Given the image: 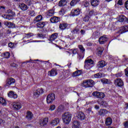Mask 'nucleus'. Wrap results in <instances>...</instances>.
Masks as SVG:
<instances>
[{
	"label": "nucleus",
	"mask_w": 128,
	"mask_h": 128,
	"mask_svg": "<svg viewBox=\"0 0 128 128\" xmlns=\"http://www.w3.org/2000/svg\"><path fill=\"white\" fill-rule=\"evenodd\" d=\"M94 86V81L92 80H84L81 84L80 86L87 88H92Z\"/></svg>",
	"instance_id": "1"
},
{
	"label": "nucleus",
	"mask_w": 128,
	"mask_h": 128,
	"mask_svg": "<svg viewBox=\"0 0 128 128\" xmlns=\"http://www.w3.org/2000/svg\"><path fill=\"white\" fill-rule=\"evenodd\" d=\"M62 119L65 124H68L72 120V114L70 112H65L62 115Z\"/></svg>",
	"instance_id": "2"
},
{
	"label": "nucleus",
	"mask_w": 128,
	"mask_h": 128,
	"mask_svg": "<svg viewBox=\"0 0 128 128\" xmlns=\"http://www.w3.org/2000/svg\"><path fill=\"white\" fill-rule=\"evenodd\" d=\"M94 62L92 59H88L85 60L84 68L86 70H90L92 67V64H94Z\"/></svg>",
	"instance_id": "3"
},
{
	"label": "nucleus",
	"mask_w": 128,
	"mask_h": 128,
	"mask_svg": "<svg viewBox=\"0 0 128 128\" xmlns=\"http://www.w3.org/2000/svg\"><path fill=\"white\" fill-rule=\"evenodd\" d=\"M92 96H94V98H104L106 96V94L102 92H100L98 91H96L92 92Z\"/></svg>",
	"instance_id": "4"
},
{
	"label": "nucleus",
	"mask_w": 128,
	"mask_h": 128,
	"mask_svg": "<svg viewBox=\"0 0 128 128\" xmlns=\"http://www.w3.org/2000/svg\"><path fill=\"white\" fill-rule=\"evenodd\" d=\"M54 100H56V94H49L46 97L47 104H52Z\"/></svg>",
	"instance_id": "5"
},
{
	"label": "nucleus",
	"mask_w": 128,
	"mask_h": 128,
	"mask_svg": "<svg viewBox=\"0 0 128 128\" xmlns=\"http://www.w3.org/2000/svg\"><path fill=\"white\" fill-rule=\"evenodd\" d=\"M78 48L82 54H78V58L79 60H82L84 58V52H86V49H84V46H82V45H79Z\"/></svg>",
	"instance_id": "6"
},
{
	"label": "nucleus",
	"mask_w": 128,
	"mask_h": 128,
	"mask_svg": "<svg viewBox=\"0 0 128 128\" xmlns=\"http://www.w3.org/2000/svg\"><path fill=\"white\" fill-rule=\"evenodd\" d=\"M16 83V80L12 78H7L6 80V86H12Z\"/></svg>",
	"instance_id": "7"
},
{
	"label": "nucleus",
	"mask_w": 128,
	"mask_h": 128,
	"mask_svg": "<svg viewBox=\"0 0 128 128\" xmlns=\"http://www.w3.org/2000/svg\"><path fill=\"white\" fill-rule=\"evenodd\" d=\"M44 94V90L42 88H38L35 92H34V96L35 98H38L40 94Z\"/></svg>",
	"instance_id": "8"
},
{
	"label": "nucleus",
	"mask_w": 128,
	"mask_h": 128,
	"mask_svg": "<svg viewBox=\"0 0 128 128\" xmlns=\"http://www.w3.org/2000/svg\"><path fill=\"white\" fill-rule=\"evenodd\" d=\"M14 110H18L22 108V104L18 102H14L12 104Z\"/></svg>",
	"instance_id": "9"
},
{
	"label": "nucleus",
	"mask_w": 128,
	"mask_h": 128,
	"mask_svg": "<svg viewBox=\"0 0 128 128\" xmlns=\"http://www.w3.org/2000/svg\"><path fill=\"white\" fill-rule=\"evenodd\" d=\"M114 84L117 86H124V82L120 78H116L114 81Z\"/></svg>",
	"instance_id": "10"
},
{
	"label": "nucleus",
	"mask_w": 128,
	"mask_h": 128,
	"mask_svg": "<svg viewBox=\"0 0 128 128\" xmlns=\"http://www.w3.org/2000/svg\"><path fill=\"white\" fill-rule=\"evenodd\" d=\"M108 40V38L104 36H102L99 38L98 42L100 44H104Z\"/></svg>",
	"instance_id": "11"
},
{
	"label": "nucleus",
	"mask_w": 128,
	"mask_h": 128,
	"mask_svg": "<svg viewBox=\"0 0 128 128\" xmlns=\"http://www.w3.org/2000/svg\"><path fill=\"white\" fill-rule=\"evenodd\" d=\"M60 20V17L56 16H54L50 18V22L52 24H56V22H58Z\"/></svg>",
	"instance_id": "12"
},
{
	"label": "nucleus",
	"mask_w": 128,
	"mask_h": 128,
	"mask_svg": "<svg viewBox=\"0 0 128 128\" xmlns=\"http://www.w3.org/2000/svg\"><path fill=\"white\" fill-rule=\"evenodd\" d=\"M58 74V70L56 68H52L51 70L48 72V76H55Z\"/></svg>",
	"instance_id": "13"
},
{
	"label": "nucleus",
	"mask_w": 128,
	"mask_h": 128,
	"mask_svg": "<svg viewBox=\"0 0 128 128\" xmlns=\"http://www.w3.org/2000/svg\"><path fill=\"white\" fill-rule=\"evenodd\" d=\"M128 32V26H124L122 27L121 28L116 32V34H120L126 32Z\"/></svg>",
	"instance_id": "14"
},
{
	"label": "nucleus",
	"mask_w": 128,
	"mask_h": 128,
	"mask_svg": "<svg viewBox=\"0 0 128 128\" xmlns=\"http://www.w3.org/2000/svg\"><path fill=\"white\" fill-rule=\"evenodd\" d=\"M77 118L80 120H84V118H86V115L84 114V113L82 112H78Z\"/></svg>",
	"instance_id": "15"
},
{
	"label": "nucleus",
	"mask_w": 128,
	"mask_h": 128,
	"mask_svg": "<svg viewBox=\"0 0 128 128\" xmlns=\"http://www.w3.org/2000/svg\"><path fill=\"white\" fill-rule=\"evenodd\" d=\"M26 118L28 120H32V118H34V114H32L30 111L28 110L26 112Z\"/></svg>",
	"instance_id": "16"
},
{
	"label": "nucleus",
	"mask_w": 128,
	"mask_h": 128,
	"mask_svg": "<svg viewBox=\"0 0 128 128\" xmlns=\"http://www.w3.org/2000/svg\"><path fill=\"white\" fill-rule=\"evenodd\" d=\"M58 33H54L50 36L48 40L50 42H54V40H56V38H58Z\"/></svg>",
	"instance_id": "17"
},
{
	"label": "nucleus",
	"mask_w": 128,
	"mask_h": 128,
	"mask_svg": "<svg viewBox=\"0 0 128 128\" xmlns=\"http://www.w3.org/2000/svg\"><path fill=\"white\" fill-rule=\"evenodd\" d=\"M108 112V111L106 109H100L98 111V114L101 116H104L106 114H107Z\"/></svg>",
	"instance_id": "18"
},
{
	"label": "nucleus",
	"mask_w": 128,
	"mask_h": 128,
	"mask_svg": "<svg viewBox=\"0 0 128 128\" xmlns=\"http://www.w3.org/2000/svg\"><path fill=\"white\" fill-rule=\"evenodd\" d=\"M80 12V9L72 10L71 11V14L72 15V16H78Z\"/></svg>",
	"instance_id": "19"
},
{
	"label": "nucleus",
	"mask_w": 128,
	"mask_h": 128,
	"mask_svg": "<svg viewBox=\"0 0 128 128\" xmlns=\"http://www.w3.org/2000/svg\"><path fill=\"white\" fill-rule=\"evenodd\" d=\"M42 20V16L38 15L34 19L33 22L34 24H36V22H38Z\"/></svg>",
	"instance_id": "20"
},
{
	"label": "nucleus",
	"mask_w": 128,
	"mask_h": 128,
	"mask_svg": "<svg viewBox=\"0 0 128 128\" xmlns=\"http://www.w3.org/2000/svg\"><path fill=\"white\" fill-rule=\"evenodd\" d=\"M19 8L22 10H28V6L24 4H19Z\"/></svg>",
	"instance_id": "21"
},
{
	"label": "nucleus",
	"mask_w": 128,
	"mask_h": 128,
	"mask_svg": "<svg viewBox=\"0 0 128 128\" xmlns=\"http://www.w3.org/2000/svg\"><path fill=\"white\" fill-rule=\"evenodd\" d=\"M46 22L40 21L36 24V26L37 28H44V26H46Z\"/></svg>",
	"instance_id": "22"
},
{
	"label": "nucleus",
	"mask_w": 128,
	"mask_h": 128,
	"mask_svg": "<svg viewBox=\"0 0 128 128\" xmlns=\"http://www.w3.org/2000/svg\"><path fill=\"white\" fill-rule=\"evenodd\" d=\"M82 74V70H78L73 72L72 76L73 78H76V76H80Z\"/></svg>",
	"instance_id": "23"
},
{
	"label": "nucleus",
	"mask_w": 128,
	"mask_h": 128,
	"mask_svg": "<svg viewBox=\"0 0 128 128\" xmlns=\"http://www.w3.org/2000/svg\"><path fill=\"white\" fill-rule=\"evenodd\" d=\"M72 128H80V122L78 120H74L72 121Z\"/></svg>",
	"instance_id": "24"
},
{
	"label": "nucleus",
	"mask_w": 128,
	"mask_h": 128,
	"mask_svg": "<svg viewBox=\"0 0 128 128\" xmlns=\"http://www.w3.org/2000/svg\"><path fill=\"white\" fill-rule=\"evenodd\" d=\"M66 28H68V24L66 23L60 24L59 25V28L61 30H64L66 29Z\"/></svg>",
	"instance_id": "25"
},
{
	"label": "nucleus",
	"mask_w": 128,
	"mask_h": 128,
	"mask_svg": "<svg viewBox=\"0 0 128 128\" xmlns=\"http://www.w3.org/2000/svg\"><path fill=\"white\" fill-rule=\"evenodd\" d=\"M106 66V62L104 60H101L98 62V68H102Z\"/></svg>",
	"instance_id": "26"
},
{
	"label": "nucleus",
	"mask_w": 128,
	"mask_h": 128,
	"mask_svg": "<svg viewBox=\"0 0 128 128\" xmlns=\"http://www.w3.org/2000/svg\"><path fill=\"white\" fill-rule=\"evenodd\" d=\"M91 5L92 6H98V4H100V0H91Z\"/></svg>",
	"instance_id": "27"
},
{
	"label": "nucleus",
	"mask_w": 128,
	"mask_h": 128,
	"mask_svg": "<svg viewBox=\"0 0 128 128\" xmlns=\"http://www.w3.org/2000/svg\"><path fill=\"white\" fill-rule=\"evenodd\" d=\"M59 123H60V118H56L51 122L50 124H52V126H56Z\"/></svg>",
	"instance_id": "28"
},
{
	"label": "nucleus",
	"mask_w": 128,
	"mask_h": 128,
	"mask_svg": "<svg viewBox=\"0 0 128 128\" xmlns=\"http://www.w3.org/2000/svg\"><path fill=\"white\" fill-rule=\"evenodd\" d=\"M68 4V0H60L58 2L59 6H64Z\"/></svg>",
	"instance_id": "29"
},
{
	"label": "nucleus",
	"mask_w": 128,
	"mask_h": 128,
	"mask_svg": "<svg viewBox=\"0 0 128 128\" xmlns=\"http://www.w3.org/2000/svg\"><path fill=\"white\" fill-rule=\"evenodd\" d=\"M104 49L103 48L98 47L97 48V54L98 56H102V52H104Z\"/></svg>",
	"instance_id": "30"
},
{
	"label": "nucleus",
	"mask_w": 128,
	"mask_h": 128,
	"mask_svg": "<svg viewBox=\"0 0 128 128\" xmlns=\"http://www.w3.org/2000/svg\"><path fill=\"white\" fill-rule=\"evenodd\" d=\"M112 124V120L110 118H106V126H110Z\"/></svg>",
	"instance_id": "31"
},
{
	"label": "nucleus",
	"mask_w": 128,
	"mask_h": 128,
	"mask_svg": "<svg viewBox=\"0 0 128 128\" xmlns=\"http://www.w3.org/2000/svg\"><path fill=\"white\" fill-rule=\"evenodd\" d=\"M0 104L2 106H6V100L2 97H0Z\"/></svg>",
	"instance_id": "32"
},
{
	"label": "nucleus",
	"mask_w": 128,
	"mask_h": 128,
	"mask_svg": "<svg viewBox=\"0 0 128 128\" xmlns=\"http://www.w3.org/2000/svg\"><path fill=\"white\" fill-rule=\"evenodd\" d=\"M80 0H72L70 2V6H74L78 2H80Z\"/></svg>",
	"instance_id": "33"
},
{
	"label": "nucleus",
	"mask_w": 128,
	"mask_h": 128,
	"mask_svg": "<svg viewBox=\"0 0 128 128\" xmlns=\"http://www.w3.org/2000/svg\"><path fill=\"white\" fill-rule=\"evenodd\" d=\"M126 20V18L125 17L124 15H121L119 17V22H124L125 20Z\"/></svg>",
	"instance_id": "34"
},
{
	"label": "nucleus",
	"mask_w": 128,
	"mask_h": 128,
	"mask_svg": "<svg viewBox=\"0 0 128 128\" xmlns=\"http://www.w3.org/2000/svg\"><path fill=\"white\" fill-rule=\"evenodd\" d=\"M71 32H72V34H80V28H78V27H76L73 29V30L71 31Z\"/></svg>",
	"instance_id": "35"
},
{
	"label": "nucleus",
	"mask_w": 128,
	"mask_h": 128,
	"mask_svg": "<svg viewBox=\"0 0 128 128\" xmlns=\"http://www.w3.org/2000/svg\"><path fill=\"white\" fill-rule=\"evenodd\" d=\"M48 118H44L42 122L40 124L41 126H46V124H48Z\"/></svg>",
	"instance_id": "36"
},
{
	"label": "nucleus",
	"mask_w": 128,
	"mask_h": 128,
	"mask_svg": "<svg viewBox=\"0 0 128 128\" xmlns=\"http://www.w3.org/2000/svg\"><path fill=\"white\" fill-rule=\"evenodd\" d=\"M90 17L86 14L85 16L83 18V22H86L90 20Z\"/></svg>",
	"instance_id": "37"
},
{
	"label": "nucleus",
	"mask_w": 128,
	"mask_h": 128,
	"mask_svg": "<svg viewBox=\"0 0 128 128\" xmlns=\"http://www.w3.org/2000/svg\"><path fill=\"white\" fill-rule=\"evenodd\" d=\"M54 14V10H48L47 15L48 16H52Z\"/></svg>",
	"instance_id": "38"
},
{
	"label": "nucleus",
	"mask_w": 128,
	"mask_h": 128,
	"mask_svg": "<svg viewBox=\"0 0 128 128\" xmlns=\"http://www.w3.org/2000/svg\"><path fill=\"white\" fill-rule=\"evenodd\" d=\"M101 82L102 84H110V80L106 78L101 79Z\"/></svg>",
	"instance_id": "39"
},
{
	"label": "nucleus",
	"mask_w": 128,
	"mask_h": 128,
	"mask_svg": "<svg viewBox=\"0 0 128 128\" xmlns=\"http://www.w3.org/2000/svg\"><path fill=\"white\" fill-rule=\"evenodd\" d=\"M25 34V38H32V36H34V34L32 32H29L28 34Z\"/></svg>",
	"instance_id": "40"
},
{
	"label": "nucleus",
	"mask_w": 128,
	"mask_h": 128,
	"mask_svg": "<svg viewBox=\"0 0 128 128\" xmlns=\"http://www.w3.org/2000/svg\"><path fill=\"white\" fill-rule=\"evenodd\" d=\"M94 38H100V32H94Z\"/></svg>",
	"instance_id": "41"
},
{
	"label": "nucleus",
	"mask_w": 128,
	"mask_h": 128,
	"mask_svg": "<svg viewBox=\"0 0 128 128\" xmlns=\"http://www.w3.org/2000/svg\"><path fill=\"white\" fill-rule=\"evenodd\" d=\"M100 106H104V108H106L108 104V102L106 101H102L100 103Z\"/></svg>",
	"instance_id": "42"
},
{
	"label": "nucleus",
	"mask_w": 128,
	"mask_h": 128,
	"mask_svg": "<svg viewBox=\"0 0 128 128\" xmlns=\"http://www.w3.org/2000/svg\"><path fill=\"white\" fill-rule=\"evenodd\" d=\"M66 14V10L64 8H62L59 12L60 16H64Z\"/></svg>",
	"instance_id": "43"
},
{
	"label": "nucleus",
	"mask_w": 128,
	"mask_h": 128,
	"mask_svg": "<svg viewBox=\"0 0 128 128\" xmlns=\"http://www.w3.org/2000/svg\"><path fill=\"white\" fill-rule=\"evenodd\" d=\"M15 15H10V14H7V17L6 20H12L14 18V16Z\"/></svg>",
	"instance_id": "44"
},
{
	"label": "nucleus",
	"mask_w": 128,
	"mask_h": 128,
	"mask_svg": "<svg viewBox=\"0 0 128 128\" xmlns=\"http://www.w3.org/2000/svg\"><path fill=\"white\" fill-rule=\"evenodd\" d=\"M25 4L28 6H31V4H32V0H25Z\"/></svg>",
	"instance_id": "45"
},
{
	"label": "nucleus",
	"mask_w": 128,
	"mask_h": 128,
	"mask_svg": "<svg viewBox=\"0 0 128 128\" xmlns=\"http://www.w3.org/2000/svg\"><path fill=\"white\" fill-rule=\"evenodd\" d=\"M6 13L8 14H11V15L12 16H16V13L10 9L7 10Z\"/></svg>",
	"instance_id": "46"
},
{
	"label": "nucleus",
	"mask_w": 128,
	"mask_h": 128,
	"mask_svg": "<svg viewBox=\"0 0 128 128\" xmlns=\"http://www.w3.org/2000/svg\"><path fill=\"white\" fill-rule=\"evenodd\" d=\"M29 15L30 16H36V12H34V10H30L29 12Z\"/></svg>",
	"instance_id": "47"
},
{
	"label": "nucleus",
	"mask_w": 128,
	"mask_h": 128,
	"mask_svg": "<svg viewBox=\"0 0 128 128\" xmlns=\"http://www.w3.org/2000/svg\"><path fill=\"white\" fill-rule=\"evenodd\" d=\"M10 52H6L4 53V58H10Z\"/></svg>",
	"instance_id": "48"
},
{
	"label": "nucleus",
	"mask_w": 128,
	"mask_h": 128,
	"mask_svg": "<svg viewBox=\"0 0 128 128\" xmlns=\"http://www.w3.org/2000/svg\"><path fill=\"white\" fill-rule=\"evenodd\" d=\"M87 14L90 18L94 14V10H92L89 12V13Z\"/></svg>",
	"instance_id": "49"
},
{
	"label": "nucleus",
	"mask_w": 128,
	"mask_h": 128,
	"mask_svg": "<svg viewBox=\"0 0 128 128\" xmlns=\"http://www.w3.org/2000/svg\"><path fill=\"white\" fill-rule=\"evenodd\" d=\"M8 46L9 48H16V45L12 42L9 43Z\"/></svg>",
	"instance_id": "50"
},
{
	"label": "nucleus",
	"mask_w": 128,
	"mask_h": 128,
	"mask_svg": "<svg viewBox=\"0 0 128 128\" xmlns=\"http://www.w3.org/2000/svg\"><path fill=\"white\" fill-rule=\"evenodd\" d=\"M16 28V24L12 22H10L9 28Z\"/></svg>",
	"instance_id": "51"
},
{
	"label": "nucleus",
	"mask_w": 128,
	"mask_h": 128,
	"mask_svg": "<svg viewBox=\"0 0 128 128\" xmlns=\"http://www.w3.org/2000/svg\"><path fill=\"white\" fill-rule=\"evenodd\" d=\"M38 38H46V34H38Z\"/></svg>",
	"instance_id": "52"
},
{
	"label": "nucleus",
	"mask_w": 128,
	"mask_h": 128,
	"mask_svg": "<svg viewBox=\"0 0 128 128\" xmlns=\"http://www.w3.org/2000/svg\"><path fill=\"white\" fill-rule=\"evenodd\" d=\"M83 6H84L85 8H88L90 6V3L87 1H86L84 2Z\"/></svg>",
	"instance_id": "53"
},
{
	"label": "nucleus",
	"mask_w": 128,
	"mask_h": 128,
	"mask_svg": "<svg viewBox=\"0 0 128 128\" xmlns=\"http://www.w3.org/2000/svg\"><path fill=\"white\" fill-rule=\"evenodd\" d=\"M14 92L12 91H10L9 93H8V96L9 98H12V96H14Z\"/></svg>",
	"instance_id": "54"
},
{
	"label": "nucleus",
	"mask_w": 128,
	"mask_h": 128,
	"mask_svg": "<svg viewBox=\"0 0 128 128\" xmlns=\"http://www.w3.org/2000/svg\"><path fill=\"white\" fill-rule=\"evenodd\" d=\"M94 78H102V76L98 73L94 74Z\"/></svg>",
	"instance_id": "55"
},
{
	"label": "nucleus",
	"mask_w": 128,
	"mask_h": 128,
	"mask_svg": "<svg viewBox=\"0 0 128 128\" xmlns=\"http://www.w3.org/2000/svg\"><path fill=\"white\" fill-rule=\"evenodd\" d=\"M64 110V106L62 105H60L58 107V111L62 112Z\"/></svg>",
	"instance_id": "56"
},
{
	"label": "nucleus",
	"mask_w": 128,
	"mask_h": 128,
	"mask_svg": "<svg viewBox=\"0 0 128 128\" xmlns=\"http://www.w3.org/2000/svg\"><path fill=\"white\" fill-rule=\"evenodd\" d=\"M6 10V7L4 6H0V12H4Z\"/></svg>",
	"instance_id": "57"
},
{
	"label": "nucleus",
	"mask_w": 128,
	"mask_h": 128,
	"mask_svg": "<svg viewBox=\"0 0 128 128\" xmlns=\"http://www.w3.org/2000/svg\"><path fill=\"white\" fill-rule=\"evenodd\" d=\"M115 76H116V78H120L121 76H122V73L118 72V74H115Z\"/></svg>",
	"instance_id": "58"
},
{
	"label": "nucleus",
	"mask_w": 128,
	"mask_h": 128,
	"mask_svg": "<svg viewBox=\"0 0 128 128\" xmlns=\"http://www.w3.org/2000/svg\"><path fill=\"white\" fill-rule=\"evenodd\" d=\"M71 52L73 54H78V49H72Z\"/></svg>",
	"instance_id": "59"
},
{
	"label": "nucleus",
	"mask_w": 128,
	"mask_h": 128,
	"mask_svg": "<svg viewBox=\"0 0 128 128\" xmlns=\"http://www.w3.org/2000/svg\"><path fill=\"white\" fill-rule=\"evenodd\" d=\"M56 109V106L54 105H52L51 106H50V110H54Z\"/></svg>",
	"instance_id": "60"
},
{
	"label": "nucleus",
	"mask_w": 128,
	"mask_h": 128,
	"mask_svg": "<svg viewBox=\"0 0 128 128\" xmlns=\"http://www.w3.org/2000/svg\"><path fill=\"white\" fill-rule=\"evenodd\" d=\"M124 128H128V121L124 122L123 123Z\"/></svg>",
	"instance_id": "61"
},
{
	"label": "nucleus",
	"mask_w": 128,
	"mask_h": 128,
	"mask_svg": "<svg viewBox=\"0 0 128 128\" xmlns=\"http://www.w3.org/2000/svg\"><path fill=\"white\" fill-rule=\"evenodd\" d=\"M10 22H4V26H8V28H10Z\"/></svg>",
	"instance_id": "62"
},
{
	"label": "nucleus",
	"mask_w": 128,
	"mask_h": 128,
	"mask_svg": "<svg viewBox=\"0 0 128 128\" xmlns=\"http://www.w3.org/2000/svg\"><path fill=\"white\" fill-rule=\"evenodd\" d=\"M80 32L82 36H84L86 34V30H81Z\"/></svg>",
	"instance_id": "63"
},
{
	"label": "nucleus",
	"mask_w": 128,
	"mask_h": 128,
	"mask_svg": "<svg viewBox=\"0 0 128 128\" xmlns=\"http://www.w3.org/2000/svg\"><path fill=\"white\" fill-rule=\"evenodd\" d=\"M125 7L128 10V0L125 2Z\"/></svg>",
	"instance_id": "64"
}]
</instances>
